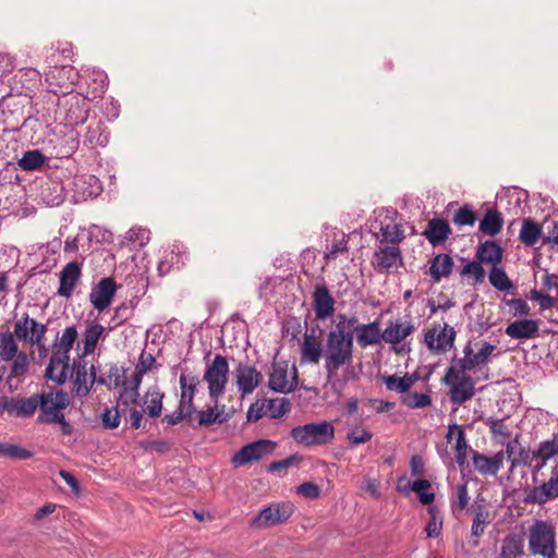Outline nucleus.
Returning <instances> with one entry per match:
<instances>
[{
  "label": "nucleus",
  "mask_w": 558,
  "mask_h": 558,
  "mask_svg": "<svg viewBox=\"0 0 558 558\" xmlns=\"http://www.w3.org/2000/svg\"><path fill=\"white\" fill-rule=\"evenodd\" d=\"M104 331L105 328L99 323L94 322L86 327L83 340V353L81 355L87 356L94 353Z\"/></svg>",
  "instance_id": "4c0bfd02"
},
{
  "label": "nucleus",
  "mask_w": 558,
  "mask_h": 558,
  "mask_svg": "<svg viewBox=\"0 0 558 558\" xmlns=\"http://www.w3.org/2000/svg\"><path fill=\"white\" fill-rule=\"evenodd\" d=\"M354 320L345 314H338L335 328L326 338L325 369L328 378L335 376L340 367L351 365L354 349Z\"/></svg>",
  "instance_id": "f257e3e1"
},
{
  "label": "nucleus",
  "mask_w": 558,
  "mask_h": 558,
  "mask_svg": "<svg viewBox=\"0 0 558 558\" xmlns=\"http://www.w3.org/2000/svg\"><path fill=\"white\" fill-rule=\"evenodd\" d=\"M12 361H13V363L11 366V372L13 375L17 376V375H22L27 372L29 361H28V356L25 352L21 351V352L16 353V355L14 356V359Z\"/></svg>",
  "instance_id": "bf43d9fd"
},
{
  "label": "nucleus",
  "mask_w": 558,
  "mask_h": 558,
  "mask_svg": "<svg viewBox=\"0 0 558 558\" xmlns=\"http://www.w3.org/2000/svg\"><path fill=\"white\" fill-rule=\"evenodd\" d=\"M457 428V438H456V446H454V452H456V462L460 468L464 466L466 463L468 458V450L469 445L465 438V434L462 427H456Z\"/></svg>",
  "instance_id": "09e8293b"
},
{
  "label": "nucleus",
  "mask_w": 558,
  "mask_h": 558,
  "mask_svg": "<svg viewBox=\"0 0 558 558\" xmlns=\"http://www.w3.org/2000/svg\"><path fill=\"white\" fill-rule=\"evenodd\" d=\"M0 409L7 411L10 415L29 417L37 411L36 393L28 398L2 397L0 399Z\"/></svg>",
  "instance_id": "6ab92c4d"
},
{
  "label": "nucleus",
  "mask_w": 558,
  "mask_h": 558,
  "mask_svg": "<svg viewBox=\"0 0 558 558\" xmlns=\"http://www.w3.org/2000/svg\"><path fill=\"white\" fill-rule=\"evenodd\" d=\"M489 282L498 291H508L513 287L506 271L498 266L492 267Z\"/></svg>",
  "instance_id": "49530a36"
},
{
  "label": "nucleus",
  "mask_w": 558,
  "mask_h": 558,
  "mask_svg": "<svg viewBox=\"0 0 558 558\" xmlns=\"http://www.w3.org/2000/svg\"><path fill=\"white\" fill-rule=\"evenodd\" d=\"M276 448V441L269 439H259L243 446L233 454L231 462L235 468L243 466L252 462H257L268 456H271Z\"/></svg>",
  "instance_id": "9b49d317"
},
{
  "label": "nucleus",
  "mask_w": 558,
  "mask_h": 558,
  "mask_svg": "<svg viewBox=\"0 0 558 558\" xmlns=\"http://www.w3.org/2000/svg\"><path fill=\"white\" fill-rule=\"evenodd\" d=\"M73 380V390L77 397H86L95 383L106 385L104 377H97L94 365H88L86 356L80 355L69 367L68 379Z\"/></svg>",
  "instance_id": "423d86ee"
},
{
  "label": "nucleus",
  "mask_w": 558,
  "mask_h": 558,
  "mask_svg": "<svg viewBox=\"0 0 558 558\" xmlns=\"http://www.w3.org/2000/svg\"><path fill=\"white\" fill-rule=\"evenodd\" d=\"M118 286L113 278H102L90 291L89 301L95 310L104 312L111 304Z\"/></svg>",
  "instance_id": "a211bd4d"
},
{
  "label": "nucleus",
  "mask_w": 558,
  "mask_h": 558,
  "mask_svg": "<svg viewBox=\"0 0 558 558\" xmlns=\"http://www.w3.org/2000/svg\"><path fill=\"white\" fill-rule=\"evenodd\" d=\"M513 316H527L531 313V307L523 299H511L507 301Z\"/></svg>",
  "instance_id": "e2e57ef3"
},
{
  "label": "nucleus",
  "mask_w": 558,
  "mask_h": 558,
  "mask_svg": "<svg viewBox=\"0 0 558 558\" xmlns=\"http://www.w3.org/2000/svg\"><path fill=\"white\" fill-rule=\"evenodd\" d=\"M556 497H558V465L553 469L547 482L526 489L523 500L530 505H544Z\"/></svg>",
  "instance_id": "2eb2a0df"
},
{
  "label": "nucleus",
  "mask_w": 558,
  "mask_h": 558,
  "mask_svg": "<svg viewBox=\"0 0 558 558\" xmlns=\"http://www.w3.org/2000/svg\"><path fill=\"white\" fill-rule=\"evenodd\" d=\"M489 522V512L484 507L478 506L475 509L471 526V536L475 538L474 541H471L473 546L478 545V538L484 534Z\"/></svg>",
  "instance_id": "58836bf2"
},
{
  "label": "nucleus",
  "mask_w": 558,
  "mask_h": 558,
  "mask_svg": "<svg viewBox=\"0 0 558 558\" xmlns=\"http://www.w3.org/2000/svg\"><path fill=\"white\" fill-rule=\"evenodd\" d=\"M335 299L325 284H318L314 289L313 305L317 319L325 320L335 313Z\"/></svg>",
  "instance_id": "b1692460"
},
{
  "label": "nucleus",
  "mask_w": 558,
  "mask_h": 558,
  "mask_svg": "<svg viewBox=\"0 0 558 558\" xmlns=\"http://www.w3.org/2000/svg\"><path fill=\"white\" fill-rule=\"evenodd\" d=\"M428 513L430 518L425 526V532L428 537L436 538L440 535L442 530V519L437 517L436 510L434 507L428 508Z\"/></svg>",
  "instance_id": "864d4df0"
},
{
  "label": "nucleus",
  "mask_w": 558,
  "mask_h": 558,
  "mask_svg": "<svg viewBox=\"0 0 558 558\" xmlns=\"http://www.w3.org/2000/svg\"><path fill=\"white\" fill-rule=\"evenodd\" d=\"M46 161V157L39 149L27 150L17 165L22 170L34 171L39 169Z\"/></svg>",
  "instance_id": "c03bdc74"
},
{
  "label": "nucleus",
  "mask_w": 558,
  "mask_h": 558,
  "mask_svg": "<svg viewBox=\"0 0 558 558\" xmlns=\"http://www.w3.org/2000/svg\"><path fill=\"white\" fill-rule=\"evenodd\" d=\"M542 226L531 218L522 220V227L519 233L520 241L529 247L535 246L538 240L543 239Z\"/></svg>",
  "instance_id": "f704fd0d"
},
{
  "label": "nucleus",
  "mask_w": 558,
  "mask_h": 558,
  "mask_svg": "<svg viewBox=\"0 0 558 558\" xmlns=\"http://www.w3.org/2000/svg\"><path fill=\"white\" fill-rule=\"evenodd\" d=\"M179 383L181 389L179 403L182 407L187 408V410L196 412V408L194 405V397L197 390V386L199 385L198 377L182 373L180 375Z\"/></svg>",
  "instance_id": "7c9ffc66"
},
{
  "label": "nucleus",
  "mask_w": 558,
  "mask_h": 558,
  "mask_svg": "<svg viewBox=\"0 0 558 558\" xmlns=\"http://www.w3.org/2000/svg\"><path fill=\"white\" fill-rule=\"evenodd\" d=\"M482 264L483 263H480V260H472L466 263L460 271L461 276L471 277L474 281V284L483 283L486 272Z\"/></svg>",
  "instance_id": "8fccbe9b"
},
{
  "label": "nucleus",
  "mask_w": 558,
  "mask_h": 558,
  "mask_svg": "<svg viewBox=\"0 0 558 558\" xmlns=\"http://www.w3.org/2000/svg\"><path fill=\"white\" fill-rule=\"evenodd\" d=\"M291 438L304 447H319L330 444L335 438V426L329 421L299 425L290 430Z\"/></svg>",
  "instance_id": "20e7f679"
},
{
  "label": "nucleus",
  "mask_w": 558,
  "mask_h": 558,
  "mask_svg": "<svg viewBox=\"0 0 558 558\" xmlns=\"http://www.w3.org/2000/svg\"><path fill=\"white\" fill-rule=\"evenodd\" d=\"M147 397L149 399L146 400L147 408L146 412L150 417H158L161 414L162 411V399L163 393H160L159 391H154L151 393H147Z\"/></svg>",
  "instance_id": "5fc2aeb1"
},
{
  "label": "nucleus",
  "mask_w": 558,
  "mask_h": 558,
  "mask_svg": "<svg viewBox=\"0 0 558 558\" xmlns=\"http://www.w3.org/2000/svg\"><path fill=\"white\" fill-rule=\"evenodd\" d=\"M293 512L291 502H272L251 519L250 526L255 530L276 526L287 522Z\"/></svg>",
  "instance_id": "6e6552de"
},
{
  "label": "nucleus",
  "mask_w": 558,
  "mask_h": 558,
  "mask_svg": "<svg viewBox=\"0 0 558 558\" xmlns=\"http://www.w3.org/2000/svg\"><path fill=\"white\" fill-rule=\"evenodd\" d=\"M155 363V356L151 353H147L145 352V350H143L138 356V362L135 365V369L143 374H146L154 367Z\"/></svg>",
  "instance_id": "69168bd1"
},
{
  "label": "nucleus",
  "mask_w": 558,
  "mask_h": 558,
  "mask_svg": "<svg viewBox=\"0 0 558 558\" xmlns=\"http://www.w3.org/2000/svg\"><path fill=\"white\" fill-rule=\"evenodd\" d=\"M47 330L46 324L38 323L28 313H23L14 322L13 333L17 340L34 347L45 340Z\"/></svg>",
  "instance_id": "f8f14e48"
},
{
  "label": "nucleus",
  "mask_w": 558,
  "mask_h": 558,
  "mask_svg": "<svg viewBox=\"0 0 558 558\" xmlns=\"http://www.w3.org/2000/svg\"><path fill=\"white\" fill-rule=\"evenodd\" d=\"M558 454V439L553 437L551 439L543 440L538 444L537 448L534 449L533 463L530 465L532 472L533 483L537 482V473L545 468L547 461Z\"/></svg>",
  "instance_id": "412c9836"
},
{
  "label": "nucleus",
  "mask_w": 558,
  "mask_h": 558,
  "mask_svg": "<svg viewBox=\"0 0 558 558\" xmlns=\"http://www.w3.org/2000/svg\"><path fill=\"white\" fill-rule=\"evenodd\" d=\"M265 402L272 418H279L291 410V403L287 398L269 399Z\"/></svg>",
  "instance_id": "3c124183"
},
{
  "label": "nucleus",
  "mask_w": 558,
  "mask_h": 558,
  "mask_svg": "<svg viewBox=\"0 0 558 558\" xmlns=\"http://www.w3.org/2000/svg\"><path fill=\"white\" fill-rule=\"evenodd\" d=\"M88 100L80 95H71L58 102L54 120L64 126L73 128L83 124L88 118Z\"/></svg>",
  "instance_id": "39448f33"
},
{
  "label": "nucleus",
  "mask_w": 558,
  "mask_h": 558,
  "mask_svg": "<svg viewBox=\"0 0 558 558\" xmlns=\"http://www.w3.org/2000/svg\"><path fill=\"white\" fill-rule=\"evenodd\" d=\"M415 327L411 323L401 320H389L387 327L381 332V338L386 343L398 344L414 331Z\"/></svg>",
  "instance_id": "c756f323"
},
{
  "label": "nucleus",
  "mask_w": 558,
  "mask_h": 558,
  "mask_svg": "<svg viewBox=\"0 0 558 558\" xmlns=\"http://www.w3.org/2000/svg\"><path fill=\"white\" fill-rule=\"evenodd\" d=\"M303 461V456L299 454V453H294V454H291L289 456L288 458L286 459H282V460H279V461H272L269 465H268V471L269 472H281L283 470H287L293 465H298L299 463H301Z\"/></svg>",
  "instance_id": "4d7b16f0"
},
{
  "label": "nucleus",
  "mask_w": 558,
  "mask_h": 558,
  "mask_svg": "<svg viewBox=\"0 0 558 558\" xmlns=\"http://www.w3.org/2000/svg\"><path fill=\"white\" fill-rule=\"evenodd\" d=\"M495 350V344L484 341L478 351L476 352V355H474V361L472 362L473 365L480 366L482 364L487 363L488 359L492 356Z\"/></svg>",
  "instance_id": "052dcab7"
},
{
  "label": "nucleus",
  "mask_w": 558,
  "mask_h": 558,
  "mask_svg": "<svg viewBox=\"0 0 558 558\" xmlns=\"http://www.w3.org/2000/svg\"><path fill=\"white\" fill-rule=\"evenodd\" d=\"M82 277V265L77 262L68 263L60 271L58 294L71 298Z\"/></svg>",
  "instance_id": "5701e85b"
},
{
  "label": "nucleus",
  "mask_w": 558,
  "mask_h": 558,
  "mask_svg": "<svg viewBox=\"0 0 558 558\" xmlns=\"http://www.w3.org/2000/svg\"><path fill=\"white\" fill-rule=\"evenodd\" d=\"M378 234L383 236L380 242H388L392 245L399 244L404 239V231L402 225L395 222H380L379 232L376 233L375 235L378 236Z\"/></svg>",
  "instance_id": "a19ab883"
},
{
  "label": "nucleus",
  "mask_w": 558,
  "mask_h": 558,
  "mask_svg": "<svg viewBox=\"0 0 558 558\" xmlns=\"http://www.w3.org/2000/svg\"><path fill=\"white\" fill-rule=\"evenodd\" d=\"M456 330L447 323L444 326H434L424 333V343L429 351L445 354L454 345Z\"/></svg>",
  "instance_id": "4468645a"
},
{
  "label": "nucleus",
  "mask_w": 558,
  "mask_h": 558,
  "mask_svg": "<svg viewBox=\"0 0 558 558\" xmlns=\"http://www.w3.org/2000/svg\"><path fill=\"white\" fill-rule=\"evenodd\" d=\"M78 78V71L70 64L50 66L45 77L50 93L64 95L73 90Z\"/></svg>",
  "instance_id": "1a4fd4ad"
},
{
  "label": "nucleus",
  "mask_w": 558,
  "mask_h": 558,
  "mask_svg": "<svg viewBox=\"0 0 558 558\" xmlns=\"http://www.w3.org/2000/svg\"><path fill=\"white\" fill-rule=\"evenodd\" d=\"M534 458V450H529L525 448L519 447L517 456L512 458V466L514 469L518 465H532Z\"/></svg>",
  "instance_id": "680f3d73"
},
{
  "label": "nucleus",
  "mask_w": 558,
  "mask_h": 558,
  "mask_svg": "<svg viewBox=\"0 0 558 558\" xmlns=\"http://www.w3.org/2000/svg\"><path fill=\"white\" fill-rule=\"evenodd\" d=\"M15 335L10 331H0V359L4 362L12 361L19 353Z\"/></svg>",
  "instance_id": "37998d69"
},
{
  "label": "nucleus",
  "mask_w": 558,
  "mask_h": 558,
  "mask_svg": "<svg viewBox=\"0 0 558 558\" xmlns=\"http://www.w3.org/2000/svg\"><path fill=\"white\" fill-rule=\"evenodd\" d=\"M195 412L187 410V408L182 407L180 403L177 410L170 414H166L162 418V422H167L168 425L174 426L184 420H191L192 415Z\"/></svg>",
  "instance_id": "13d9d810"
},
{
  "label": "nucleus",
  "mask_w": 558,
  "mask_h": 558,
  "mask_svg": "<svg viewBox=\"0 0 558 558\" xmlns=\"http://www.w3.org/2000/svg\"><path fill=\"white\" fill-rule=\"evenodd\" d=\"M203 378L207 383L209 398L217 403L218 399L225 393L229 379L227 357L217 354L211 364L207 365Z\"/></svg>",
  "instance_id": "0eeeda50"
},
{
  "label": "nucleus",
  "mask_w": 558,
  "mask_h": 558,
  "mask_svg": "<svg viewBox=\"0 0 558 558\" xmlns=\"http://www.w3.org/2000/svg\"><path fill=\"white\" fill-rule=\"evenodd\" d=\"M77 329L75 326L66 327L61 337H57L52 343V354L45 371V376L58 385H63L68 380L70 367V352L77 339Z\"/></svg>",
  "instance_id": "f03ea898"
},
{
  "label": "nucleus",
  "mask_w": 558,
  "mask_h": 558,
  "mask_svg": "<svg viewBox=\"0 0 558 558\" xmlns=\"http://www.w3.org/2000/svg\"><path fill=\"white\" fill-rule=\"evenodd\" d=\"M452 221L460 227L473 226L476 221V215L470 206L464 205L454 214Z\"/></svg>",
  "instance_id": "6e6d98bb"
},
{
  "label": "nucleus",
  "mask_w": 558,
  "mask_h": 558,
  "mask_svg": "<svg viewBox=\"0 0 558 558\" xmlns=\"http://www.w3.org/2000/svg\"><path fill=\"white\" fill-rule=\"evenodd\" d=\"M430 487L432 484L428 480L418 478L411 482L405 475H401L397 480L396 489L405 496H408L410 492H415L417 494L418 500L423 505L429 506L435 500V494L428 492Z\"/></svg>",
  "instance_id": "aec40b11"
},
{
  "label": "nucleus",
  "mask_w": 558,
  "mask_h": 558,
  "mask_svg": "<svg viewBox=\"0 0 558 558\" xmlns=\"http://www.w3.org/2000/svg\"><path fill=\"white\" fill-rule=\"evenodd\" d=\"M225 409L226 405H221L220 409L210 407L206 410L199 411L197 425H193V427L210 426L215 423L222 424L228 422L231 418L233 411L227 413L225 412Z\"/></svg>",
  "instance_id": "72a5a7b5"
},
{
  "label": "nucleus",
  "mask_w": 558,
  "mask_h": 558,
  "mask_svg": "<svg viewBox=\"0 0 558 558\" xmlns=\"http://www.w3.org/2000/svg\"><path fill=\"white\" fill-rule=\"evenodd\" d=\"M349 319L354 320L353 330L360 347L366 348L383 340L378 322L375 320L369 324L360 325L355 316H351Z\"/></svg>",
  "instance_id": "a878e982"
},
{
  "label": "nucleus",
  "mask_w": 558,
  "mask_h": 558,
  "mask_svg": "<svg viewBox=\"0 0 558 558\" xmlns=\"http://www.w3.org/2000/svg\"><path fill=\"white\" fill-rule=\"evenodd\" d=\"M40 197L45 204L54 207L64 202L65 194L63 185L57 181H50L41 187Z\"/></svg>",
  "instance_id": "c9c22d12"
},
{
  "label": "nucleus",
  "mask_w": 558,
  "mask_h": 558,
  "mask_svg": "<svg viewBox=\"0 0 558 558\" xmlns=\"http://www.w3.org/2000/svg\"><path fill=\"white\" fill-rule=\"evenodd\" d=\"M451 234V228L447 220L442 218H433L428 221L423 235L435 247L447 241Z\"/></svg>",
  "instance_id": "cd10ccee"
},
{
  "label": "nucleus",
  "mask_w": 558,
  "mask_h": 558,
  "mask_svg": "<svg viewBox=\"0 0 558 558\" xmlns=\"http://www.w3.org/2000/svg\"><path fill=\"white\" fill-rule=\"evenodd\" d=\"M471 459L474 469L481 475L495 476L504 466L505 453L504 451H499L495 453L493 457H488L478 451L471 450Z\"/></svg>",
  "instance_id": "4be33fe9"
},
{
  "label": "nucleus",
  "mask_w": 558,
  "mask_h": 558,
  "mask_svg": "<svg viewBox=\"0 0 558 558\" xmlns=\"http://www.w3.org/2000/svg\"><path fill=\"white\" fill-rule=\"evenodd\" d=\"M33 457V452L17 445L0 442V458H10L17 460H27Z\"/></svg>",
  "instance_id": "de8ad7c7"
},
{
  "label": "nucleus",
  "mask_w": 558,
  "mask_h": 558,
  "mask_svg": "<svg viewBox=\"0 0 558 558\" xmlns=\"http://www.w3.org/2000/svg\"><path fill=\"white\" fill-rule=\"evenodd\" d=\"M502 225L504 218L501 214L497 209L490 208L481 220L478 229L482 233L494 236L501 231Z\"/></svg>",
  "instance_id": "e433bc0d"
},
{
  "label": "nucleus",
  "mask_w": 558,
  "mask_h": 558,
  "mask_svg": "<svg viewBox=\"0 0 558 558\" xmlns=\"http://www.w3.org/2000/svg\"><path fill=\"white\" fill-rule=\"evenodd\" d=\"M463 354L464 356L462 359H457L454 357L452 360V364L451 366H449L446 371V381L449 383V380H451V378H457V374L458 373H465L468 371H472L473 368L477 367L478 365H473V361H474V355H476V353H474V350H473V345H472V342L469 341L464 347H463Z\"/></svg>",
  "instance_id": "c85d7f7f"
},
{
  "label": "nucleus",
  "mask_w": 558,
  "mask_h": 558,
  "mask_svg": "<svg viewBox=\"0 0 558 558\" xmlns=\"http://www.w3.org/2000/svg\"><path fill=\"white\" fill-rule=\"evenodd\" d=\"M502 247L493 240L481 243L475 253V257L480 263L492 265V267L498 266L502 260Z\"/></svg>",
  "instance_id": "2f4dec72"
},
{
  "label": "nucleus",
  "mask_w": 558,
  "mask_h": 558,
  "mask_svg": "<svg viewBox=\"0 0 558 558\" xmlns=\"http://www.w3.org/2000/svg\"><path fill=\"white\" fill-rule=\"evenodd\" d=\"M84 144L94 148L96 146L105 147L108 144V136L102 133L100 123L88 125L84 135Z\"/></svg>",
  "instance_id": "a18cd8bd"
},
{
  "label": "nucleus",
  "mask_w": 558,
  "mask_h": 558,
  "mask_svg": "<svg viewBox=\"0 0 558 558\" xmlns=\"http://www.w3.org/2000/svg\"><path fill=\"white\" fill-rule=\"evenodd\" d=\"M235 384L242 397L252 393L262 383L263 375L247 363H239L234 369Z\"/></svg>",
  "instance_id": "f3484780"
},
{
  "label": "nucleus",
  "mask_w": 558,
  "mask_h": 558,
  "mask_svg": "<svg viewBox=\"0 0 558 558\" xmlns=\"http://www.w3.org/2000/svg\"><path fill=\"white\" fill-rule=\"evenodd\" d=\"M529 550L542 558L557 557L556 530L551 522L536 520L529 530Z\"/></svg>",
  "instance_id": "7ed1b4c3"
},
{
  "label": "nucleus",
  "mask_w": 558,
  "mask_h": 558,
  "mask_svg": "<svg viewBox=\"0 0 558 558\" xmlns=\"http://www.w3.org/2000/svg\"><path fill=\"white\" fill-rule=\"evenodd\" d=\"M322 353V347L315 340L314 336L305 333L302 344L301 362L316 364L318 363Z\"/></svg>",
  "instance_id": "ea45409f"
},
{
  "label": "nucleus",
  "mask_w": 558,
  "mask_h": 558,
  "mask_svg": "<svg viewBox=\"0 0 558 558\" xmlns=\"http://www.w3.org/2000/svg\"><path fill=\"white\" fill-rule=\"evenodd\" d=\"M37 409L40 410L37 421L48 423L53 420L54 415L63 412L70 404V397L64 390L44 391L36 393Z\"/></svg>",
  "instance_id": "9d476101"
},
{
  "label": "nucleus",
  "mask_w": 558,
  "mask_h": 558,
  "mask_svg": "<svg viewBox=\"0 0 558 558\" xmlns=\"http://www.w3.org/2000/svg\"><path fill=\"white\" fill-rule=\"evenodd\" d=\"M432 404V398L427 393L415 392L411 399L407 402L410 409H423Z\"/></svg>",
  "instance_id": "338daca9"
},
{
  "label": "nucleus",
  "mask_w": 558,
  "mask_h": 558,
  "mask_svg": "<svg viewBox=\"0 0 558 558\" xmlns=\"http://www.w3.org/2000/svg\"><path fill=\"white\" fill-rule=\"evenodd\" d=\"M523 554V539L519 535L511 534L504 538L498 558H517Z\"/></svg>",
  "instance_id": "79ce46f5"
},
{
  "label": "nucleus",
  "mask_w": 558,
  "mask_h": 558,
  "mask_svg": "<svg viewBox=\"0 0 558 558\" xmlns=\"http://www.w3.org/2000/svg\"><path fill=\"white\" fill-rule=\"evenodd\" d=\"M371 265L378 274H390L403 266L401 248L397 245L378 246L371 258Z\"/></svg>",
  "instance_id": "ddd939ff"
},
{
  "label": "nucleus",
  "mask_w": 558,
  "mask_h": 558,
  "mask_svg": "<svg viewBox=\"0 0 558 558\" xmlns=\"http://www.w3.org/2000/svg\"><path fill=\"white\" fill-rule=\"evenodd\" d=\"M296 493L305 498L316 499L320 496V488L313 482H304L296 488Z\"/></svg>",
  "instance_id": "0e129e2a"
},
{
  "label": "nucleus",
  "mask_w": 558,
  "mask_h": 558,
  "mask_svg": "<svg viewBox=\"0 0 558 558\" xmlns=\"http://www.w3.org/2000/svg\"><path fill=\"white\" fill-rule=\"evenodd\" d=\"M386 388L390 391H397L405 393L410 390L409 383L405 377H399L397 375H387L383 377Z\"/></svg>",
  "instance_id": "603ef678"
},
{
  "label": "nucleus",
  "mask_w": 558,
  "mask_h": 558,
  "mask_svg": "<svg viewBox=\"0 0 558 558\" xmlns=\"http://www.w3.org/2000/svg\"><path fill=\"white\" fill-rule=\"evenodd\" d=\"M442 383L450 387L449 397L453 404H462L472 399L475 393L474 379L464 373H458L457 378H451L449 383L446 381V375Z\"/></svg>",
  "instance_id": "dca6fc26"
},
{
  "label": "nucleus",
  "mask_w": 558,
  "mask_h": 558,
  "mask_svg": "<svg viewBox=\"0 0 558 558\" xmlns=\"http://www.w3.org/2000/svg\"><path fill=\"white\" fill-rule=\"evenodd\" d=\"M429 275L435 282L447 278L453 269V259L449 254L440 253L430 259Z\"/></svg>",
  "instance_id": "473e14b6"
},
{
  "label": "nucleus",
  "mask_w": 558,
  "mask_h": 558,
  "mask_svg": "<svg viewBox=\"0 0 558 558\" xmlns=\"http://www.w3.org/2000/svg\"><path fill=\"white\" fill-rule=\"evenodd\" d=\"M102 424L106 428H116L120 424V413L117 408L114 409H107L102 413Z\"/></svg>",
  "instance_id": "774afa93"
},
{
  "label": "nucleus",
  "mask_w": 558,
  "mask_h": 558,
  "mask_svg": "<svg viewBox=\"0 0 558 558\" xmlns=\"http://www.w3.org/2000/svg\"><path fill=\"white\" fill-rule=\"evenodd\" d=\"M298 385L296 376L288 380V369L286 365L279 363L272 364V372L269 375L268 386L272 391L289 393L295 389Z\"/></svg>",
  "instance_id": "393cba45"
},
{
  "label": "nucleus",
  "mask_w": 558,
  "mask_h": 558,
  "mask_svg": "<svg viewBox=\"0 0 558 558\" xmlns=\"http://www.w3.org/2000/svg\"><path fill=\"white\" fill-rule=\"evenodd\" d=\"M538 331L539 320L526 318L510 323L505 330L507 336L517 340L535 338L538 336Z\"/></svg>",
  "instance_id": "bb28decb"
}]
</instances>
